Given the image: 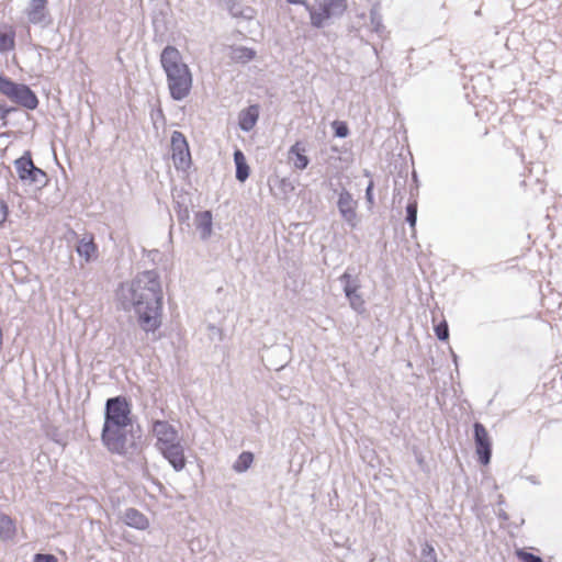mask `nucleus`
Here are the masks:
<instances>
[{
    "label": "nucleus",
    "instance_id": "nucleus-38",
    "mask_svg": "<svg viewBox=\"0 0 562 562\" xmlns=\"http://www.w3.org/2000/svg\"><path fill=\"white\" fill-rule=\"evenodd\" d=\"M147 472H148V469H147V468H145V469H144V474H147Z\"/></svg>",
    "mask_w": 562,
    "mask_h": 562
},
{
    "label": "nucleus",
    "instance_id": "nucleus-11",
    "mask_svg": "<svg viewBox=\"0 0 562 562\" xmlns=\"http://www.w3.org/2000/svg\"><path fill=\"white\" fill-rule=\"evenodd\" d=\"M475 450L479 456V461L486 465L492 457V443L486 428L483 424L476 422L473 425Z\"/></svg>",
    "mask_w": 562,
    "mask_h": 562
},
{
    "label": "nucleus",
    "instance_id": "nucleus-10",
    "mask_svg": "<svg viewBox=\"0 0 562 562\" xmlns=\"http://www.w3.org/2000/svg\"><path fill=\"white\" fill-rule=\"evenodd\" d=\"M172 160L177 169H184L191 161L188 142L184 135L175 131L171 135Z\"/></svg>",
    "mask_w": 562,
    "mask_h": 562
},
{
    "label": "nucleus",
    "instance_id": "nucleus-6",
    "mask_svg": "<svg viewBox=\"0 0 562 562\" xmlns=\"http://www.w3.org/2000/svg\"><path fill=\"white\" fill-rule=\"evenodd\" d=\"M133 425L132 405L125 396L110 397L105 402L103 425Z\"/></svg>",
    "mask_w": 562,
    "mask_h": 562
},
{
    "label": "nucleus",
    "instance_id": "nucleus-22",
    "mask_svg": "<svg viewBox=\"0 0 562 562\" xmlns=\"http://www.w3.org/2000/svg\"><path fill=\"white\" fill-rule=\"evenodd\" d=\"M304 153L305 148L299 142L291 146L289 150L290 155L295 156L293 165L296 169L304 170L310 164V159Z\"/></svg>",
    "mask_w": 562,
    "mask_h": 562
},
{
    "label": "nucleus",
    "instance_id": "nucleus-34",
    "mask_svg": "<svg viewBox=\"0 0 562 562\" xmlns=\"http://www.w3.org/2000/svg\"><path fill=\"white\" fill-rule=\"evenodd\" d=\"M218 2L227 8L232 15L238 16L241 14V12L236 8L234 0H218Z\"/></svg>",
    "mask_w": 562,
    "mask_h": 562
},
{
    "label": "nucleus",
    "instance_id": "nucleus-27",
    "mask_svg": "<svg viewBox=\"0 0 562 562\" xmlns=\"http://www.w3.org/2000/svg\"><path fill=\"white\" fill-rule=\"evenodd\" d=\"M419 562H437V555H436L435 549L428 542H426L422 547Z\"/></svg>",
    "mask_w": 562,
    "mask_h": 562
},
{
    "label": "nucleus",
    "instance_id": "nucleus-32",
    "mask_svg": "<svg viewBox=\"0 0 562 562\" xmlns=\"http://www.w3.org/2000/svg\"><path fill=\"white\" fill-rule=\"evenodd\" d=\"M14 111H16V108L8 106L3 102H0V121L2 122V126H7V117Z\"/></svg>",
    "mask_w": 562,
    "mask_h": 562
},
{
    "label": "nucleus",
    "instance_id": "nucleus-33",
    "mask_svg": "<svg viewBox=\"0 0 562 562\" xmlns=\"http://www.w3.org/2000/svg\"><path fill=\"white\" fill-rule=\"evenodd\" d=\"M33 562H58V560L50 553H36L33 557Z\"/></svg>",
    "mask_w": 562,
    "mask_h": 562
},
{
    "label": "nucleus",
    "instance_id": "nucleus-8",
    "mask_svg": "<svg viewBox=\"0 0 562 562\" xmlns=\"http://www.w3.org/2000/svg\"><path fill=\"white\" fill-rule=\"evenodd\" d=\"M14 166L22 182L29 184L45 183L46 173L34 165L30 151H25L18 158Z\"/></svg>",
    "mask_w": 562,
    "mask_h": 562
},
{
    "label": "nucleus",
    "instance_id": "nucleus-4",
    "mask_svg": "<svg viewBox=\"0 0 562 562\" xmlns=\"http://www.w3.org/2000/svg\"><path fill=\"white\" fill-rule=\"evenodd\" d=\"M310 13L311 25L324 27L331 19L341 16L347 10V0H314V3L303 2Z\"/></svg>",
    "mask_w": 562,
    "mask_h": 562
},
{
    "label": "nucleus",
    "instance_id": "nucleus-37",
    "mask_svg": "<svg viewBox=\"0 0 562 562\" xmlns=\"http://www.w3.org/2000/svg\"><path fill=\"white\" fill-rule=\"evenodd\" d=\"M289 3H293V4H303V0H286Z\"/></svg>",
    "mask_w": 562,
    "mask_h": 562
},
{
    "label": "nucleus",
    "instance_id": "nucleus-28",
    "mask_svg": "<svg viewBox=\"0 0 562 562\" xmlns=\"http://www.w3.org/2000/svg\"><path fill=\"white\" fill-rule=\"evenodd\" d=\"M333 128L335 132V136H337L339 138H345L349 135V128L345 122L334 121Z\"/></svg>",
    "mask_w": 562,
    "mask_h": 562
},
{
    "label": "nucleus",
    "instance_id": "nucleus-20",
    "mask_svg": "<svg viewBox=\"0 0 562 562\" xmlns=\"http://www.w3.org/2000/svg\"><path fill=\"white\" fill-rule=\"evenodd\" d=\"M16 527L14 520L7 514L0 513V539L8 541L15 537Z\"/></svg>",
    "mask_w": 562,
    "mask_h": 562
},
{
    "label": "nucleus",
    "instance_id": "nucleus-14",
    "mask_svg": "<svg viewBox=\"0 0 562 562\" xmlns=\"http://www.w3.org/2000/svg\"><path fill=\"white\" fill-rule=\"evenodd\" d=\"M47 0H31L26 9V16L30 23L48 26L52 22L50 15L46 8Z\"/></svg>",
    "mask_w": 562,
    "mask_h": 562
},
{
    "label": "nucleus",
    "instance_id": "nucleus-16",
    "mask_svg": "<svg viewBox=\"0 0 562 562\" xmlns=\"http://www.w3.org/2000/svg\"><path fill=\"white\" fill-rule=\"evenodd\" d=\"M123 521L137 530H145L149 527L148 518L136 508H127L123 514Z\"/></svg>",
    "mask_w": 562,
    "mask_h": 562
},
{
    "label": "nucleus",
    "instance_id": "nucleus-21",
    "mask_svg": "<svg viewBox=\"0 0 562 562\" xmlns=\"http://www.w3.org/2000/svg\"><path fill=\"white\" fill-rule=\"evenodd\" d=\"M234 161L236 166V179L239 182H245L249 177V166L247 165L245 155L240 149L234 151Z\"/></svg>",
    "mask_w": 562,
    "mask_h": 562
},
{
    "label": "nucleus",
    "instance_id": "nucleus-24",
    "mask_svg": "<svg viewBox=\"0 0 562 562\" xmlns=\"http://www.w3.org/2000/svg\"><path fill=\"white\" fill-rule=\"evenodd\" d=\"M370 23L372 26V31L375 32L378 35L382 36L385 27L383 25L382 15L379 11L378 5L372 7V9L370 10Z\"/></svg>",
    "mask_w": 562,
    "mask_h": 562
},
{
    "label": "nucleus",
    "instance_id": "nucleus-26",
    "mask_svg": "<svg viewBox=\"0 0 562 562\" xmlns=\"http://www.w3.org/2000/svg\"><path fill=\"white\" fill-rule=\"evenodd\" d=\"M406 222L409 224L411 228L415 231L416 222H417V201L413 200L408 202L406 205Z\"/></svg>",
    "mask_w": 562,
    "mask_h": 562
},
{
    "label": "nucleus",
    "instance_id": "nucleus-36",
    "mask_svg": "<svg viewBox=\"0 0 562 562\" xmlns=\"http://www.w3.org/2000/svg\"><path fill=\"white\" fill-rule=\"evenodd\" d=\"M366 199L369 204H373V182L370 181L369 186L366 189Z\"/></svg>",
    "mask_w": 562,
    "mask_h": 562
},
{
    "label": "nucleus",
    "instance_id": "nucleus-35",
    "mask_svg": "<svg viewBox=\"0 0 562 562\" xmlns=\"http://www.w3.org/2000/svg\"><path fill=\"white\" fill-rule=\"evenodd\" d=\"M8 216V205L4 201H0V225L7 220Z\"/></svg>",
    "mask_w": 562,
    "mask_h": 562
},
{
    "label": "nucleus",
    "instance_id": "nucleus-15",
    "mask_svg": "<svg viewBox=\"0 0 562 562\" xmlns=\"http://www.w3.org/2000/svg\"><path fill=\"white\" fill-rule=\"evenodd\" d=\"M259 119V106L257 104L249 105L241 110L238 114V126L244 132H250Z\"/></svg>",
    "mask_w": 562,
    "mask_h": 562
},
{
    "label": "nucleus",
    "instance_id": "nucleus-30",
    "mask_svg": "<svg viewBox=\"0 0 562 562\" xmlns=\"http://www.w3.org/2000/svg\"><path fill=\"white\" fill-rule=\"evenodd\" d=\"M517 555L521 562H543V560L533 553L526 552L524 550H519Z\"/></svg>",
    "mask_w": 562,
    "mask_h": 562
},
{
    "label": "nucleus",
    "instance_id": "nucleus-9",
    "mask_svg": "<svg viewBox=\"0 0 562 562\" xmlns=\"http://www.w3.org/2000/svg\"><path fill=\"white\" fill-rule=\"evenodd\" d=\"M151 431L156 437L155 446L157 450H160L181 440L179 431L167 420H154Z\"/></svg>",
    "mask_w": 562,
    "mask_h": 562
},
{
    "label": "nucleus",
    "instance_id": "nucleus-1",
    "mask_svg": "<svg viewBox=\"0 0 562 562\" xmlns=\"http://www.w3.org/2000/svg\"><path fill=\"white\" fill-rule=\"evenodd\" d=\"M162 289L156 270L138 273L131 282L120 285L116 299L126 312L134 310L138 324L146 333L155 331L161 325Z\"/></svg>",
    "mask_w": 562,
    "mask_h": 562
},
{
    "label": "nucleus",
    "instance_id": "nucleus-12",
    "mask_svg": "<svg viewBox=\"0 0 562 562\" xmlns=\"http://www.w3.org/2000/svg\"><path fill=\"white\" fill-rule=\"evenodd\" d=\"M357 206L358 202L352 194L342 188L338 194L337 207L341 218L351 227L357 225Z\"/></svg>",
    "mask_w": 562,
    "mask_h": 562
},
{
    "label": "nucleus",
    "instance_id": "nucleus-5",
    "mask_svg": "<svg viewBox=\"0 0 562 562\" xmlns=\"http://www.w3.org/2000/svg\"><path fill=\"white\" fill-rule=\"evenodd\" d=\"M0 93L26 110H35L38 106V98L29 86L15 82L3 75H0Z\"/></svg>",
    "mask_w": 562,
    "mask_h": 562
},
{
    "label": "nucleus",
    "instance_id": "nucleus-23",
    "mask_svg": "<svg viewBox=\"0 0 562 562\" xmlns=\"http://www.w3.org/2000/svg\"><path fill=\"white\" fill-rule=\"evenodd\" d=\"M252 461H254V454L249 451H244L239 454V457L235 461L233 469L238 473H243L250 468Z\"/></svg>",
    "mask_w": 562,
    "mask_h": 562
},
{
    "label": "nucleus",
    "instance_id": "nucleus-17",
    "mask_svg": "<svg viewBox=\"0 0 562 562\" xmlns=\"http://www.w3.org/2000/svg\"><path fill=\"white\" fill-rule=\"evenodd\" d=\"M196 229L202 239H207L212 234V213L210 211L199 212L195 216Z\"/></svg>",
    "mask_w": 562,
    "mask_h": 562
},
{
    "label": "nucleus",
    "instance_id": "nucleus-29",
    "mask_svg": "<svg viewBox=\"0 0 562 562\" xmlns=\"http://www.w3.org/2000/svg\"><path fill=\"white\" fill-rule=\"evenodd\" d=\"M435 334L437 338L442 341L449 338V327L446 321H442L435 326Z\"/></svg>",
    "mask_w": 562,
    "mask_h": 562
},
{
    "label": "nucleus",
    "instance_id": "nucleus-18",
    "mask_svg": "<svg viewBox=\"0 0 562 562\" xmlns=\"http://www.w3.org/2000/svg\"><path fill=\"white\" fill-rule=\"evenodd\" d=\"M97 246L92 237H83L78 241L76 247L77 254L85 258L86 262L91 261L97 256Z\"/></svg>",
    "mask_w": 562,
    "mask_h": 562
},
{
    "label": "nucleus",
    "instance_id": "nucleus-19",
    "mask_svg": "<svg viewBox=\"0 0 562 562\" xmlns=\"http://www.w3.org/2000/svg\"><path fill=\"white\" fill-rule=\"evenodd\" d=\"M228 57L235 63L246 64L256 57V52L245 46H231Z\"/></svg>",
    "mask_w": 562,
    "mask_h": 562
},
{
    "label": "nucleus",
    "instance_id": "nucleus-2",
    "mask_svg": "<svg viewBox=\"0 0 562 562\" xmlns=\"http://www.w3.org/2000/svg\"><path fill=\"white\" fill-rule=\"evenodd\" d=\"M160 64L167 77L170 95L176 101L187 98L192 88V75L182 55L175 46L167 45L160 54Z\"/></svg>",
    "mask_w": 562,
    "mask_h": 562
},
{
    "label": "nucleus",
    "instance_id": "nucleus-7",
    "mask_svg": "<svg viewBox=\"0 0 562 562\" xmlns=\"http://www.w3.org/2000/svg\"><path fill=\"white\" fill-rule=\"evenodd\" d=\"M351 268H347L346 271L339 277V281L344 286V293L349 301L350 307L358 314L366 312V302L360 293V279L357 274L351 273Z\"/></svg>",
    "mask_w": 562,
    "mask_h": 562
},
{
    "label": "nucleus",
    "instance_id": "nucleus-13",
    "mask_svg": "<svg viewBox=\"0 0 562 562\" xmlns=\"http://www.w3.org/2000/svg\"><path fill=\"white\" fill-rule=\"evenodd\" d=\"M176 472H181L187 464L182 440L158 450Z\"/></svg>",
    "mask_w": 562,
    "mask_h": 562
},
{
    "label": "nucleus",
    "instance_id": "nucleus-3",
    "mask_svg": "<svg viewBox=\"0 0 562 562\" xmlns=\"http://www.w3.org/2000/svg\"><path fill=\"white\" fill-rule=\"evenodd\" d=\"M101 441L111 453L125 456L136 445L133 425H103Z\"/></svg>",
    "mask_w": 562,
    "mask_h": 562
},
{
    "label": "nucleus",
    "instance_id": "nucleus-31",
    "mask_svg": "<svg viewBox=\"0 0 562 562\" xmlns=\"http://www.w3.org/2000/svg\"><path fill=\"white\" fill-rule=\"evenodd\" d=\"M176 213L179 222L184 223L189 220L190 213L187 206L180 204V202H176Z\"/></svg>",
    "mask_w": 562,
    "mask_h": 562
},
{
    "label": "nucleus",
    "instance_id": "nucleus-25",
    "mask_svg": "<svg viewBox=\"0 0 562 562\" xmlns=\"http://www.w3.org/2000/svg\"><path fill=\"white\" fill-rule=\"evenodd\" d=\"M14 48V33L0 30V52H9Z\"/></svg>",
    "mask_w": 562,
    "mask_h": 562
}]
</instances>
